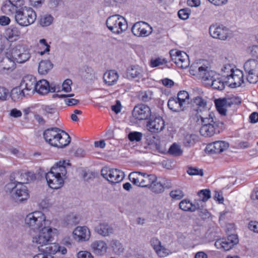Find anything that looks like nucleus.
I'll list each match as a JSON object with an SVG mask.
<instances>
[{
  "label": "nucleus",
  "instance_id": "21",
  "mask_svg": "<svg viewBox=\"0 0 258 258\" xmlns=\"http://www.w3.org/2000/svg\"><path fill=\"white\" fill-rule=\"evenodd\" d=\"M45 178L48 185L52 189H58L63 185L64 180L60 176L48 172L45 175Z\"/></svg>",
  "mask_w": 258,
  "mask_h": 258
},
{
  "label": "nucleus",
  "instance_id": "45",
  "mask_svg": "<svg viewBox=\"0 0 258 258\" xmlns=\"http://www.w3.org/2000/svg\"><path fill=\"white\" fill-rule=\"evenodd\" d=\"M176 98L185 106L186 104L189 103V96L188 92L185 91H179L177 94Z\"/></svg>",
  "mask_w": 258,
  "mask_h": 258
},
{
  "label": "nucleus",
  "instance_id": "39",
  "mask_svg": "<svg viewBox=\"0 0 258 258\" xmlns=\"http://www.w3.org/2000/svg\"><path fill=\"white\" fill-rule=\"evenodd\" d=\"M156 179V176L154 174H148L144 172L142 187H149L154 180Z\"/></svg>",
  "mask_w": 258,
  "mask_h": 258
},
{
  "label": "nucleus",
  "instance_id": "29",
  "mask_svg": "<svg viewBox=\"0 0 258 258\" xmlns=\"http://www.w3.org/2000/svg\"><path fill=\"white\" fill-rule=\"evenodd\" d=\"M150 242L154 249L160 256H164L168 254L167 249L161 245V242L158 238L156 237L152 238Z\"/></svg>",
  "mask_w": 258,
  "mask_h": 258
},
{
  "label": "nucleus",
  "instance_id": "2",
  "mask_svg": "<svg viewBox=\"0 0 258 258\" xmlns=\"http://www.w3.org/2000/svg\"><path fill=\"white\" fill-rule=\"evenodd\" d=\"M25 223L26 226L34 231L40 230L49 224V222L46 221L45 215L40 211H35L28 214L25 218Z\"/></svg>",
  "mask_w": 258,
  "mask_h": 258
},
{
  "label": "nucleus",
  "instance_id": "18",
  "mask_svg": "<svg viewBox=\"0 0 258 258\" xmlns=\"http://www.w3.org/2000/svg\"><path fill=\"white\" fill-rule=\"evenodd\" d=\"M229 147L228 143L218 141L209 144L206 148V151L214 154H218L223 152Z\"/></svg>",
  "mask_w": 258,
  "mask_h": 258
},
{
  "label": "nucleus",
  "instance_id": "37",
  "mask_svg": "<svg viewBox=\"0 0 258 258\" xmlns=\"http://www.w3.org/2000/svg\"><path fill=\"white\" fill-rule=\"evenodd\" d=\"M80 75L84 79H92L94 77L93 69L88 66H85L80 71Z\"/></svg>",
  "mask_w": 258,
  "mask_h": 258
},
{
  "label": "nucleus",
  "instance_id": "59",
  "mask_svg": "<svg viewBox=\"0 0 258 258\" xmlns=\"http://www.w3.org/2000/svg\"><path fill=\"white\" fill-rule=\"evenodd\" d=\"M216 107H229L227 98H219L215 100Z\"/></svg>",
  "mask_w": 258,
  "mask_h": 258
},
{
  "label": "nucleus",
  "instance_id": "36",
  "mask_svg": "<svg viewBox=\"0 0 258 258\" xmlns=\"http://www.w3.org/2000/svg\"><path fill=\"white\" fill-rule=\"evenodd\" d=\"M18 8V7H16L14 3H12L11 0H9L3 4L2 7V10L4 13L9 14L14 12L16 13V11L18 10H17Z\"/></svg>",
  "mask_w": 258,
  "mask_h": 258
},
{
  "label": "nucleus",
  "instance_id": "35",
  "mask_svg": "<svg viewBox=\"0 0 258 258\" xmlns=\"http://www.w3.org/2000/svg\"><path fill=\"white\" fill-rule=\"evenodd\" d=\"M191 103L197 106V111H202L207 106V101L200 96H197L193 98L190 101Z\"/></svg>",
  "mask_w": 258,
  "mask_h": 258
},
{
  "label": "nucleus",
  "instance_id": "64",
  "mask_svg": "<svg viewBox=\"0 0 258 258\" xmlns=\"http://www.w3.org/2000/svg\"><path fill=\"white\" fill-rule=\"evenodd\" d=\"M9 94V92L7 89L0 87V100L2 101L6 100Z\"/></svg>",
  "mask_w": 258,
  "mask_h": 258
},
{
  "label": "nucleus",
  "instance_id": "14",
  "mask_svg": "<svg viewBox=\"0 0 258 258\" xmlns=\"http://www.w3.org/2000/svg\"><path fill=\"white\" fill-rule=\"evenodd\" d=\"M243 76L241 71L239 70L234 71L233 69H230V74L225 75L229 83V86L232 88L241 86L243 83Z\"/></svg>",
  "mask_w": 258,
  "mask_h": 258
},
{
  "label": "nucleus",
  "instance_id": "43",
  "mask_svg": "<svg viewBox=\"0 0 258 258\" xmlns=\"http://www.w3.org/2000/svg\"><path fill=\"white\" fill-rule=\"evenodd\" d=\"M179 208L184 211L195 212V209H192V203L189 200L184 199L182 200L179 204Z\"/></svg>",
  "mask_w": 258,
  "mask_h": 258
},
{
  "label": "nucleus",
  "instance_id": "51",
  "mask_svg": "<svg viewBox=\"0 0 258 258\" xmlns=\"http://www.w3.org/2000/svg\"><path fill=\"white\" fill-rule=\"evenodd\" d=\"M128 139L131 142H139L143 137L142 133L138 132H131L128 135Z\"/></svg>",
  "mask_w": 258,
  "mask_h": 258
},
{
  "label": "nucleus",
  "instance_id": "17",
  "mask_svg": "<svg viewBox=\"0 0 258 258\" xmlns=\"http://www.w3.org/2000/svg\"><path fill=\"white\" fill-rule=\"evenodd\" d=\"M114 228L107 222H100L94 229L95 232L103 237L109 236L114 232Z\"/></svg>",
  "mask_w": 258,
  "mask_h": 258
},
{
  "label": "nucleus",
  "instance_id": "23",
  "mask_svg": "<svg viewBox=\"0 0 258 258\" xmlns=\"http://www.w3.org/2000/svg\"><path fill=\"white\" fill-rule=\"evenodd\" d=\"M60 131L61 130L57 127L48 128L43 132V137L47 143L53 146Z\"/></svg>",
  "mask_w": 258,
  "mask_h": 258
},
{
  "label": "nucleus",
  "instance_id": "25",
  "mask_svg": "<svg viewBox=\"0 0 258 258\" xmlns=\"http://www.w3.org/2000/svg\"><path fill=\"white\" fill-rule=\"evenodd\" d=\"M66 164L69 165V163H66L65 161H60L51 167L48 173H52L61 177L64 176L67 174Z\"/></svg>",
  "mask_w": 258,
  "mask_h": 258
},
{
  "label": "nucleus",
  "instance_id": "63",
  "mask_svg": "<svg viewBox=\"0 0 258 258\" xmlns=\"http://www.w3.org/2000/svg\"><path fill=\"white\" fill-rule=\"evenodd\" d=\"M67 221L68 224L76 225L79 223V218L76 215H71L67 217Z\"/></svg>",
  "mask_w": 258,
  "mask_h": 258
},
{
  "label": "nucleus",
  "instance_id": "31",
  "mask_svg": "<svg viewBox=\"0 0 258 258\" xmlns=\"http://www.w3.org/2000/svg\"><path fill=\"white\" fill-rule=\"evenodd\" d=\"M53 68V64L49 60H42L39 64L38 72L40 75H46Z\"/></svg>",
  "mask_w": 258,
  "mask_h": 258
},
{
  "label": "nucleus",
  "instance_id": "1",
  "mask_svg": "<svg viewBox=\"0 0 258 258\" xmlns=\"http://www.w3.org/2000/svg\"><path fill=\"white\" fill-rule=\"evenodd\" d=\"M202 126L200 130L201 135L205 137H211L219 134L224 128V123L219 120L213 112H209L205 116L200 115Z\"/></svg>",
  "mask_w": 258,
  "mask_h": 258
},
{
  "label": "nucleus",
  "instance_id": "24",
  "mask_svg": "<svg viewBox=\"0 0 258 258\" xmlns=\"http://www.w3.org/2000/svg\"><path fill=\"white\" fill-rule=\"evenodd\" d=\"M71 138L68 133L61 130L59 132L57 138L54 143V147L63 148L68 146L70 143Z\"/></svg>",
  "mask_w": 258,
  "mask_h": 258
},
{
  "label": "nucleus",
  "instance_id": "41",
  "mask_svg": "<svg viewBox=\"0 0 258 258\" xmlns=\"http://www.w3.org/2000/svg\"><path fill=\"white\" fill-rule=\"evenodd\" d=\"M208 84H211L213 89L219 91H222L225 88V83L217 76L211 81V83L208 82Z\"/></svg>",
  "mask_w": 258,
  "mask_h": 258
},
{
  "label": "nucleus",
  "instance_id": "47",
  "mask_svg": "<svg viewBox=\"0 0 258 258\" xmlns=\"http://www.w3.org/2000/svg\"><path fill=\"white\" fill-rule=\"evenodd\" d=\"M139 98L143 102H148L153 98V93L149 90L141 91L139 94Z\"/></svg>",
  "mask_w": 258,
  "mask_h": 258
},
{
  "label": "nucleus",
  "instance_id": "30",
  "mask_svg": "<svg viewBox=\"0 0 258 258\" xmlns=\"http://www.w3.org/2000/svg\"><path fill=\"white\" fill-rule=\"evenodd\" d=\"M144 172L135 171L131 172L128 175L130 180L138 186L142 187Z\"/></svg>",
  "mask_w": 258,
  "mask_h": 258
},
{
  "label": "nucleus",
  "instance_id": "60",
  "mask_svg": "<svg viewBox=\"0 0 258 258\" xmlns=\"http://www.w3.org/2000/svg\"><path fill=\"white\" fill-rule=\"evenodd\" d=\"M189 11L188 9H181L178 12V16L180 19L185 20L189 17Z\"/></svg>",
  "mask_w": 258,
  "mask_h": 258
},
{
  "label": "nucleus",
  "instance_id": "32",
  "mask_svg": "<svg viewBox=\"0 0 258 258\" xmlns=\"http://www.w3.org/2000/svg\"><path fill=\"white\" fill-rule=\"evenodd\" d=\"M47 246L45 248L39 247V250L41 252H44L47 255H50L51 257H53L52 254L57 252L59 250V245L55 243L49 242L46 245Z\"/></svg>",
  "mask_w": 258,
  "mask_h": 258
},
{
  "label": "nucleus",
  "instance_id": "50",
  "mask_svg": "<svg viewBox=\"0 0 258 258\" xmlns=\"http://www.w3.org/2000/svg\"><path fill=\"white\" fill-rule=\"evenodd\" d=\"M168 152L171 155L178 156L181 155L182 151L178 145L174 143L169 148Z\"/></svg>",
  "mask_w": 258,
  "mask_h": 258
},
{
  "label": "nucleus",
  "instance_id": "42",
  "mask_svg": "<svg viewBox=\"0 0 258 258\" xmlns=\"http://www.w3.org/2000/svg\"><path fill=\"white\" fill-rule=\"evenodd\" d=\"M151 190L156 194L161 193L164 191V185L160 181H158L157 178L154 180L153 183L149 187Z\"/></svg>",
  "mask_w": 258,
  "mask_h": 258
},
{
  "label": "nucleus",
  "instance_id": "5",
  "mask_svg": "<svg viewBox=\"0 0 258 258\" xmlns=\"http://www.w3.org/2000/svg\"><path fill=\"white\" fill-rule=\"evenodd\" d=\"M106 25L112 33L117 34H121L127 28L125 19L118 15L109 17L106 21Z\"/></svg>",
  "mask_w": 258,
  "mask_h": 258
},
{
  "label": "nucleus",
  "instance_id": "48",
  "mask_svg": "<svg viewBox=\"0 0 258 258\" xmlns=\"http://www.w3.org/2000/svg\"><path fill=\"white\" fill-rule=\"evenodd\" d=\"M110 246L115 253H120L123 251V248L121 243L116 239H113L110 241Z\"/></svg>",
  "mask_w": 258,
  "mask_h": 258
},
{
  "label": "nucleus",
  "instance_id": "26",
  "mask_svg": "<svg viewBox=\"0 0 258 258\" xmlns=\"http://www.w3.org/2000/svg\"><path fill=\"white\" fill-rule=\"evenodd\" d=\"M167 105L169 109L174 112L183 111L185 108V106L175 97L168 100Z\"/></svg>",
  "mask_w": 258,
  "mask_h": 258
},
{
  "label": "nucleus",
  "instance_id": "8",
  "mask_svg": "<svg viewBox=\"0 0 258 258\" xmlns=\"http://www.w3.org/2000/svg\"><path fill=\"white\" fill-rule=\"evenodd\" d=\"M101 174L104 178L113 183L120 182L124 177V174L122 171L107 167H104L101 169Z\"/></svg>",
  "mask_w": 258,
  "mask_h": 258
},
{
  "label": "nucleus",
  "instance_id": "12",
  "mask_svg": "<svg viewBox=\"0 0 258 258\" xmlns=\"http://www.w3.org/2000/svg\"><path fill=\"white\" fill-rule=\"evenodd\" d=\"M152 115L150 108L145 104L136 105L133 111V116L139 120H146Z\"/></svg>",
  "mask_w": 258,
  "mask_h": 258
},
{
  "label": "nucleus",
  "instance_id": "9",
  "mask_svg": "<svg viewBox=\"0 0 258 258\" xmlns=\"http://www.w3.org/2000/svg\"><path fill=\"white\" fill-rule=\"evenodd\" d=\"M189 72L192 75L199 76L204 81L211 82L217 76L215 72L209 70L208 67L206 66L199 67L197 69L192 65L190 68Z\"/></svg>",
  "mask_w": 258,
  "mask_h": 258
},
{
  "label": "nucleus",
  "instance_id": "6",
  "mask_svg": "<svg viewBox=\"0 0 258 258\" xmlns=\"http://www.w3.org/2000/svg\"><path fill=\"white\" fill-rule=\"evenodd\" d=\"M244 69L246 73L247 81L251 84H255L258 81V61L250 59L244 64Z\"/></svg>",
  "mask_w": 258,
  "mask_h": 258
},
{
  "label": "nucleus",
  "instance_id": "11",
  "mask_svg": "<svg viewBox=\"0 0 258 258\" xmlns=\"http://www.w3.org/2000/svg\"><path fill=\"white\" fill-rule=\"evenodd\" d=\"M132 32L135 36L145 37L152 33V28L147 23L140 21L134 24L132 28Z\"/></svg>",
  "mask_w": 258,
  "mask_h": 258
},
{
  "label": "nucleus",
  "instance_id": "19",
  "mask_svg": "<svg viewBox=\"0 0 258 258\" xmlns=\"http://www.w3.org/2000/svg\"><path fill=\"white\" fill-rule=\"evenodd\" d=\"M73 237L78 241H88L91 236L90 231L86 226H78L74 230Z\"/></svg>",
  "mask_w": 258,
  "mask_h": 258
},
{
  "label": "nucleus",
  "instance_id": "13",
  "mask_svg": "<svg viewBox=\"0 0 258 258\" xmlns=\"http://www.w3.org/2000/svg\"><path fill=\"white\" fill-rule=\"evenodd\" d=\"M238 242L237 235L236 234H231L227 238L217 240L215 243V245L217 248H221L225 251H228L231 249Z\"/></svg>",
  "mask_w": 258,
  "mask_h": 258
},
{
  "label": "nucleus",
  "instance_id": "38",
  "mask_svg": "<svg viewBox=\"0 0 258 258\" xmlns=\"http://www.w3.org/2000/svg\"><path fill=\"white\" fill-rule=\"evenodd\" d=\"M6 35L8 40L13 41V38L18 37L20 35V31L18 28L11 26L7 29Z\"/></svg>",
  "mask_w": 258,
  "mask_h": 258
},
{
  "label": "nucleus",
  "instance_id": "20",
  "mask_svg": "<svg viewBox=\"0 0 258 258\" xmlns=\"http://www.w3.org/2000/svg\"><path fill=\"white\" fill-rule=\"evenodd\" d=\"M56 91V86L53 83L50 84L46 80H42L36 83L37 91L39 94L46 95L48 92H54Z\"/></svg>",
  "mask_w": 258,
  "mask_h": 258
},
{
  "label": "nucleus",
  "instance_id": "57",
  "mask_svg": "<svg viewBox=\"0 0 258 258\" xmlns=\"http://www.w3.org/2000/svg\"><path fill=\"white\" fill-rule=\"evenodd\" d=\"M170 196L174 200H180L183 197L184 194L180 189H175L170 191Z\"/></svg>",
  "mask_w": 258,
  "mask_h": 258
},
{
  "label": "nucleus",
  "instance_id": "4",
  "mask_svg": "<svg viewBox=\"0 0 258 258\" xmlns=\"http://www.w3.org/2000/svg\"><path fill=\"white\" fill-rule=\"evenodd\" d=\"M30 53L28 48L23 45H18L14 47L9 53L7 52V58L11 61L24 63L30 58Z\"/></svg>",
  "mask_w": 258,
  "mask_h": 258
},
{
  "label": "nucleus",
  "instance_id": "54",
  "mask_svg": "<svg viewBox=\"0 0 258 258\" xmlns=\"http://www.w3.org/2000/svg\"><path fill=\"white\" fill-rule=\"evenodd\" d=\"M168 61L164 58L158 57L152 59L150 61L151 67L154 68L163 64H166Z\"/></svg>",
  "mask_w": 258,
  "mask_h": 258
},
{
  "label": "nucleus",
  "instance_id": "3",
  "mask_svg": "<svg viewBox=\"0 0 258 258\" xmlns=\"http://www.w3.org/2000/svg\"><path fill=\"white\" fill-rule=\"evenodd\" d=\"M35 12L30 7H21L16 11L15 20L19 25L23 27L28 26L34 23L36 19Z\"/></svg>",
  "mask_w": 258,
  "mask_h": 258
},
{
  "label": "nucleus",
  "instance_id": "62",
  "mask_svg": "<svg viewBox=\"0 0 258 258\" xmlns=\"http://www.w3.org/2000/svg\"><path fill=\"white\" fill-rule=\"evenodd\" d=\"M72 84V81L70 79L66 80L62 85V90L66 92H70L72 90L71 85Z\"/></svg>",
  "mask_w": 258,
  "mask_h": 258
},
{
  "label": "nucleus",
  "instance_id": "28",
  "mask_svg": "<svg viewBox=\"0 0 258 258\" xmlns=\"http://www.w3.org/2000/svg\"><path fill=\"white\" fill-rule=\"evenodd\" d=\"M91 247L93 252L97 255H103L106 252L107 246L106 243L102 240H97L93 242Z\"/></svg>",
  "mask_w": 258,
  "mask_h": 258
},
{
  "label": "nucleus",
  "instance_id": "22",
  "mask_svg": "<svg viewBox=\"0 0 258 258\" xmlns=\"http://www.w3.org/2000/svg\"><path fill=\"white\" fill-rule=\"evenodd\" d=\"M36 81L35 77L32 75H27L23 78L21 83L20 87L24 91H30L33 93L36 89Z\"/></svg>",
  "mask_w": 258,
  "mask_h": 258
},
{
  "label": "nucleus",
  "instance_id": "15",
  "mask_svg": "<svg viewBox=\"0 0 258 258\" xmlns=\"http://www.w3.org/2000/svg\"><path fill=\"white\" fill-rule=\"evenodd\" d=\"M147 126L151 132H159L164 129V121L161 117L155 116L152 114L147 122Z\"/></svg>",
  "mask_w": 258,
  "mask_h": 258
},
{
  "label": "nucleus",
  "instance_id": "16",
  "mask_svg": "<svg viewBox=\"0 0 258 258\" xmlns=\"http://www.w3.org/2000/svg\"><path fill=\"white\" fill-rule=\"evenodd\" d=\"M29 194L27 187L22 182H18V187L13 192L12 198L16 202H22L27 200Z\"/></svg>",
  "mask_w": 258,
  "mask_h": 258
},
{
  "label": "nucleus",
  "instance_id": "7",
  "mask_svg": "<svg viewBox=\"0 0 258 258\" xmlns=\"http://www.w3.org/2000/svg\"><path fill=\"white\" fill-rule=\"evenodd\" d=\"M52 229L48 225L40 230L39 233L33 237V242L39 245L38 247H42L44 245L52 242Z\"/></svg>",
  "mask_w": 258,
  "mask_h": 258
},
{
  "label": "nucleus",
  "instance_id": "61",
  "mask_svg": "<svg viewBox=\"0 0 258 258\" xmlns=\"http://www.w3.org/2000/svg\"><path fill=\"white\" fill-rule=\"evenodd\" d=\"M39 42L40 45H41L42 47H44V50L39 52L40 55H42L45 53L50 51V46L47 44L46 40L45 39H40Z\"/></svg>",
  "mask_w": 258,
  "mask_h": 258
},
{
  "label": "nucleus",
  "instance_id": "52",
  "mask_svg": "<svg viewBox=\"0 0 258 258\" xmlns=\"http://www.w3.org/2000/svg\"><path fill=\"white\" fill-rule=\"evenodd\" d=\"M181 51L172 49L169 51L171 60L177 66V62L179 61V57L181 55Z\"/></svg>",
  "mask_w": 258,
  "mask_h": 258
},
{
  "label": "nucleus",
  "instance_id": "53",
  "mask_svg": "<svg viewBox=\"0 0 258 258\" xmlns=\"http://www.w3.org/2000/svg\"><path fill=\"white\" fill-rule=\"evenodd\" d=\"M21 176H22V178H24V180L23 182H22L23 183L25 182L28 183L31 182L35 180L36 178L35 174L31 171H28L24 173H22Z\"/></svg>",
  "mask_w": 258,
  "mask_h": 258
},
{
  "label": "nucleus",
  "instance_id": "56",
  "mask_svg": "<svg viewBox=\"0 0 258 258\" xmlns=\"http://www.w3.org/2000/svg\"><path fill=\"white\" fill-rule=\"evenodd\" d=\"M210 190L208 189H206L199 191L198 195L202 199L201 200L202 201L206 202L210 198Z\"/></svg>",
  "mask_w": 258,
  "mask_h": 258
},
{
  "label": "nucleus",
  "instance_id": "49",
  "mask_svg": "<svg viewBox=\"0 0 258 258\" xmlns=\"http://www.w3.org/2000/svg\"><path fill=\"white\" fill-rule=\"evenodd\" d=\"M196 139V135L187 134L185 136L183 139V143L185 146L189 147L191 145H193L195 143Z\"/></svg>",
  "mask_w": 258,
  "mask_h": 258
},
{
  "label": "nucleus",
  "instance_id": "34",
  "mask_svg": "<svg viewBox=\"0 0 258 258\" xmlns=\"http://www.w3.org/2000/svg\"><path fill=\"white\" fill-rule=\"evenodd\" d=\"M24 96L25 92L19 87L13 88L10 94V97L14 102L18 101L20 99H22Z\"/></svg>",
  "mask_w": 258,
  "mask_h": 258
},
{
  "label": "nucleus",
  "instance_id": "27",
  "mask_svg": "<svg viewBox=\"0 0 258 258\" xmlns=\"http://www.w3.org/2000/svg\"><path fill=\"white\" fill-rule=\"evenodd\" d=\"M118 74L115 70H110L104 73L103 80L106 84L112 86L116 84L118 79Z\"/></svg>",
  "mask_w": 258,
  "mask_h": 258
},
{
  "label": "nucleus",
  "instance_id": "10",
  "mask_svg": "<svg viewBox=\"0 0 258 258\" xmlns=\"http://www.w3.org/2000/svg\"><path fill=\"white\" fill-rule=\"evenodd\" d=\"M210 35L216 39L225 40L230 34V31L223 25L213 24L209 29Z\"/></svg>",
  "mask_w": 258,
  "mask_h": 258
},
{
  "label": "nucleus",
  "instance_id": "58",
  "mask_svg": "<svg viewBox=\"0 0 258 258\" xmlns=\"http://www.w3.org/2000/svg\"><path fill=\"white\" fill-rule=\"evenodd\" d=\"M187 172L190 175H199L203 176L204 174L202 169H199L198 168L190 167L188 168Z\"/></svg>",
  "mask_w": 258,
  "mask_h": 258
},
{
  "label": "nucleus",
  "instance_id": "33",
  "mask_svg": "<svg viewBox=\"0 0 258 258\" xmlns=\"http://www.w3.org/2000/svg\"><path fill=\"white\" fill-rule=\"evenodd\" d=\"M142 70L139 66H134L127 70V77L128 79L140 78L142 77Z\"/></svg>",
  "mask_w": 258,
  "mask_h": 258
},
{
  "label": "nucleus",
  "instance_id": "40",
  "mask_svg": "<svg viewBox=\"0 0 258 258\" xmlns=\"http://www.w3.org/2000/svg\"><path fill=\"white\" fill-rule=\"evenodd\" d=\"M181 55L179 57V60L177 62V67L181 69H186L189 65V60L187 54L181 51Z\"/></svg>",
  "mask_w": 258,
  "mask_h": 258
},
{
  "label": "nucleus",
  "instance_id": "46",
  "mask_svg": "<svg viewBox=\"0 0 258 258\" xmlns=\"http://www.w3.org/2000/svg\"><path fill=\"white\" fill-rule=\"evenodd\" d=\"M53 18L50 15L46 14L41 16L39 23L41 26L46 27L49 26L53 22Z\"/></svg>",
  "mask_w": 258,
  "mask_h": 258
},
{
  "label": "nucleus",
  "instance_id": "55",
  "mask_svg": "<svg viewBox=\"0 0 258 258\" xmlns=\"http://www.w3.org/2000/svg\"><path fill=\"white\" fill-rule=\"evenodd\" d=\"M228 101V106L231 107L232 105H238L241 103V98L237 96L232 95L230 96L226 97Z\"/></svg>",
  "mask_w": 258,
  "mask_h": 258
},
{
  "label": "nucleus",
  "instance_id": "44",
  "mask_svg": "<svg viewBox=\"0 0 258 258\" xmlns=\"http://www.w3.org/2000/svg\"><path fill=\"white\" fill-rule=\"evenodd\" d=\"M13 177L11 175L10 177L11 182L8 183L5 186V190L7 193L13 196V192H14L16 188L18 187V181H13L12 179Z\"/></svg>",
  "mask_w": 258,
  "mask_h": 258
}]
</instances>
